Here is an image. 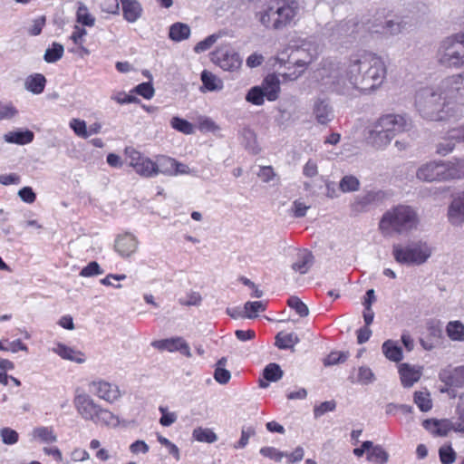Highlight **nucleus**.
Returning a JSON list of instances; mask_svg holds the SVG:
<instances>
[{
    "instance_id": "14",
    "label": "nucleus",
    "mask_w": 464,
    "mask_h": 464,
    "mask_svg": "<svg viewBox=\"0 0 464 464\" xmlns=\"http://www.w3.org/2000/svg\"><path fill=\"white\" fill-rule=\"evenodd\" d=\"M307 52V55L305 57L298 58L295 64L297 68H301L300 70H295L292 72L283 73L281 74L284 80L285 81H295L297 80L304 72L306 66L313 62L314 59L319 53L318 46H311L310 44H304L301 50H298L297 53Z\"/></svg>"
},
{
    "instance_id": "25",
    "label": "nucleus",
    "mask_w": 464,
    "mask_h": 464,
    "mask_svg": "<svg viewBox=\"0 0 464 464\" xmlns=\"http://www.w3.org/2000/svg\"><path fill=\"white\" fill-rule=\"evenodd\" d=\"M52 351L64 360L74 362L77 363H83L86 360L85 355L72 347H69L62 343H58Z\"/></svg>"
},
{
    "instance_id": "28",
    "label": "nucleus",
    "mask_w": 464,
    "mask_h": 464,
    "mask_svg": "<svg viewBox=\"0 0 464 464\" xmlns=\"http://www.w3.org/2000/svg\"><path fill=\"white\" fill-rule=\"evenodd\" d=\"M353 383L368 385L375 382L376 377L372 370L368 366H360L353 369V374L349 377Z\"/></svg>"
},
{
    "instance_id": "39",
    "label": "nucleus",
    "mask_w": 464,
    "mask_h": 464,
    "mask_svg": "<svg viewBox=\"0 0 464 464\" xmlns=\"http://www.w3.org/2000/svg\"><path fill=\"white\" fill-rule=\"evenodd\" d=\"M172 129L185 135H190L195 132V126L185 119L175 116L169 122Z\"/></svg>"
},
{
    "instance_id": "16",
    "label": "nucleus",
    "mask_w": 464,
    "mask_h": 464,
    "mask_svg": "<svg viewBox=\"0 0 464 464\" xmlns=\"http://www.w3.org/2000/svg\"><path fill=\"white\" fill-rule=\"evenodd\" d=\"M139 247L138 238L131 233L126 232L115 239L114 248L115 251L123 258L132 256Z\"/></svg>"
},
{
    "instance_id": "31",
    "label": "nucleus",
    "mask_w": 464,
    "mask_h": 464,
    "mask_svg": "<svg viewBox=\"0 0 464 464\" xmlns=\"http://www.w3.org/2000/svg\"><path fill=\"white\" fill-rule=\"evenodd\" d=\"M34 132L29 130L10 131L4 136L6 142L19 145L29 144L34 140Z\"/></svg>"
},
{
    "instance_id": "44",
    "label": "nucleus",
    "mask_w": 464,
    "mask_h": 464,
    "mask_svg": "<svg viewBox=\"0 0 464 464\" xmlns=\"http://www.w3.org/2000/svg\"><path fill=\"white\" fill-rule=\"evenodd\" d=\"M375 199V195L372 192H367L362 196L356 197L355 200L352 204V208L356 212H362L371 205Z\"/></svg>"
},
{
    "instance_id": "13",
    "label": "nucleus",
    "mask_w": 464,
    "mask_h": 464,
    "mask_svg": "<svg viewBox=\"0 0 464 464\" xmlns=\"http://www.w3.org/2000/svg\"><path fill=\"white\" fill-rule=\"evenodd\" d=\"M442 168V160H430L418 168L416 177L425 182L445 181Z\"/></svg>"
},
{
    "instance_id": "8",
    "label": "nucleus",
    "mask_w": 464,
    "mask_h": 464,
    "mask_svg": "<svg viewBox=\"0 0 464 464\" xmlns=\"http://www.w3.org/2000/svg\"><path fill=\"white\" fill-rule=\"evenodd\" d=\"M436 90L447 105L450 102L464 105V72L445 77Z\"/></svg>"
},
{
    "instance_id": "15",
    "label": "nucleus",
    "mask_w": 464,
    "mask_h": 464,
    "mask_svg": "<svg viewBox=\"0 0 464 464\" xmlns=\"http://www.w3.org/2000/svg\"><path fill=\"white\" fill-rule=\"evenodd\" d=\"M151 346L159 351L169 353L180 352L187 357H191L188 344L182 337H172L151 342Z\"/></svg>"
},
{
    "instance_id": "9",
    "label": "nucleus",
    "mask_w": 464,
    "mask_h": 464,
    "mask_svg": "<svg viewBox=\"0 0 464 464\" xmlns=\"http://www.w3.org/2000/svg\"><path fill=\"white\" fill-rule=\"evenodd\" d=\"M125 154L128 158L129 165L140 177L153 178L160 174L158 163L135 149L126 148Z\"/></svg>"
},
{
    "instance_id": "32",
    "label": "nucleus",
    "mask_w": 464,
    "mask_h": 464,
    "mask_svg": "<svg viewBox=\"0 0 464 464\" xmlns=\"http://www.w3.org/2000/svg\"><path fill=\"white\" fill-rule=\"evenodd\" d=\"M404 29V24L400 20H387L379 28L374 26L372 29L373 33L382 34L385 35H397Z\"/></svg>"
},
{
    "instance_id": "6",
    "label": "nucleus",
    "mask_w": 464,
    "mask_h": 464,
    "mask_svg": "<svg viewBox=\"0 0 464 464\" xmlns=\"http://www.w3.org/2000/svg\"><path fill=\"white\" fill-rule=\"evenodd\" d=\"M441 94L433 87L420 90L416 94V108L420 114L430 121H442L449 115L444 111L447 103L442 102Z\"/></svg>"
},
{
    "instance_id": "22",
    "label": "nucleus",
    "mask_w": 464,
    "mask_h": 464,
    "mask_svg": "<svg viewBox=\"0 0 464 464\" xmlns=\"http://www.w3.org/2000/svg\"><path fill=\"white\" fill-rule=\"evenodd\" d=\"M448 218L454 226L464 223V191L454 197L449 207Z\"/></svg>"
},
{
    "instance_id": "43",
    "label": "nucleus",
    "mask_w": 464,
    "mask_h": 464,
    "mask_svg": "<svg viewBox=\"0 0 464 464\" xmlns=\"http://www.w3.org/2000/svg\"><path fill=\"white\" fill-rule=\"evenodd\" d=\"M266 308V304L261 301L246 302L244 305V317L256 318L258 313L264 312Z\"/></svg>"
},
{
    "instance_id": "61",
    "label": "nucleus",
    "mask_w": 464,
    "mask_h": 464,
    "mask_svg": "<svg viewBox=\"0 0 464 464\" xmlns=\"http://www.w3.org/2000/svg\"><path fill=\"white\" fill-rule=\"evenodd\" d=\"M335 407L336 404L334 401H324L314 407V415L315 418H319L328 411H333Z\"/></svg>"
},
{
    "instance_id": "2",
    "label": "nucleus",
    "mask_w": 464,
    "mask_h": 464,
    "mask_svg": "<svg viewBox=\"0 0 464 464\" xmlns=\"http://www.w3.org/2000/svg\"><path fill=\"white\" fill-rule=\"evenodd\" d=\"M304 10V0H265L255 18L266 29L283 30L295 24Z\"/></svg>"
},
{
    "instance_id": "54",
    "label": "nucleus",
    "mask_w": 464,
    "mask_h": 464,
    "mask_svg": "<svg viewBox=\"0 0 464 464\" xmlns=\"http://www.w3.org/2000/svg\"><path fill=\"white\" fill-rule=\"evenodd\" d=\"M218 38H219V35L216 34L208 36L207 38L198 42L195 45L194 52L197 53H204V52L208 51L218 41Z\"/></svg>"
},
{
    "instance_id": "58",
    "label": "nucleus",
    "mask_w": 464,
    "mask_h": 464,
    "mask_svg": "<svg viewBox=\"0 0 464 464\" xmlns=\"http://www.w3.org/2000/svg\"><path fill=\"white\" fill-rule=\"evenodd\" d=\"M102 273L103 271L101 269L100 265L97 262L92 261L81 270L80 276L82 277H91L102 275Z\"/></svg>"
},
{
    "instance_id": "21",
    "label": "nucleus",
    "mask_w": 464,
    "mask_h": 464,
    "mask_svg": "<svg viewBox=\"0 0 464 464\" xmlns=\"http://www.w3.org/2000/svg\"><path fill=\"white\" fill-rule=\"evenodd\" d=\"M382 129L378 127V123H372L368 130L366 137L368 143L378 150L387 147L393 139L389 133L382 131Z\"/></svg>"
},
{
    "instance_id": "3",
    "label": "nucleus",
    "mask_w": 464,
    "mask_h": 464,
    "mask_svg": "<svg viewBox=\"0 0 464 464\" xmlns=\"http://www.w3.org/2000/svg\"><path fill=\"white\" fill-rule=\"evenodd\" d=\"M72 402L78 415L96 426L115 429L121 424L118 415L102 407L90 394L79 388L74 392Z\"/></svg>"
},
{
    "instance_id": "52",
    "label": "nucleus",
    "mask_w": 464,
    "mask_h": 464,
    "mask_svg": "<svg viewBox=\"0 0 464 464\" xmlns=\"http://www.w3.org/2000/svg\"><path fill=\"white\" fill-rule=\"evenodd\" d=\"M455 148V140L451 139L450 132L448 138L440 141L436 146V153L440 156H446L453 151Z\"/></svg>"
},
{
    "instance_id": "55",
    "label": "nucleus",
    "mask_w": 464,
    "mask_h": 464,
    "mask_svg": "<svg viewBox=\"0 0 464 464\" xmlns=\"http://www.w3.org/2000/svg\"><path fill=\"white\" fill-rule=\"evenodd\" d=\"M256 435V429L253 426H244L241 430V437L237 444L235 445L236 449L245 448L251 437Z\"/></svg>"
},
{
    "instance_id": "11",
    "label": "nucleus",
    "mask_w": 464,
    "mask_h": 464,
    "mask_svg": "<svg viewBox=\"0 0 464 464\" xmlns=\"http://www.w3.org/2000/svg\"><path fill=\"white\" fill-rule=\"evenodd\" d=\"M212 62L222 70L237 72L242 65L239 53L230 46H220L212 53Z\"/></svg>"
},
{
    "instance_id": "57",
    "label": "nucleus",
    "mask_w": 464,
    "mask_h": 464,
    "mask_svg": "<svg viewBox=\"0 0 464 464\" xmlns=\"http://www.w3.org/2000/svg\"><path fill=\"white\" fill-rule=\"evenodd\" d=\"M260 454L264 457L269 458L275 461H281L286 456V453L280 451L274 447H263L260 449Z\"/></svg>"
},
{
    "instance_id": "1",
    "label": "nucleus",
    "mask_w": 464,
    "mask_h": 464,
    "mask_svg": "<svg viewBox=\"0 0 464 464\" xmlns=\"http://www.w3.org/2000/svg\"><path fill=\"white\" fill-rule=\"evenodd\" d=\"M386 73V64L380 56L359 51L342 63L332 60L324 61L315 75L322 92L353 98L379 88Z\"/></svg>"
},
{
    "instance_id": "56",
    "label": "nucleus",
    "mask_w": 464,
    "mask_h": 464,
    "mask_svg": "<svg viewBox=\"0 0 464 464\" xmlns=\"http://www.w3.org/2000/svg\"><path fill=\"white\" fill-rule=\"evenodd\" d=\"M439 455L442 464H452L456 459V452L451 446L440 447Z\"/></svg>"
},
{
    "instance_id": "5",
    "label": "nucleus",
    "mask_w": 464,
    "mask_h": 464,
    "mask_svg": "<svg viewBox=\"0 0 464 464\" xmlns=\"http://www.w3.org/2000/svg\"><path fill=\"white\" fill-rule=\"evenodd\" d=\"M433 252L430 245L424 240H412L392 246L395 261L405 266H420L427 262Z\"/></svg>"
},
{
    "instance_id": "34",
    "label": "nucleus",
    "mask_w": 464,
    "mask_h": 464,
    "mask_svg": "<svg viewBox=\"0 0 464 464\" xmlns=\"http://www.w3.org/2000/svg\"><path fill=\"white\" fill-rule=\"evenodd\" d=\"M367 461L373 464H386L389 460V453L381 445H374L372 441V447L366 456Z\"/></svg>"
},
{
    "instance_id": "10",
    "label": "nucleus",
    "mask_w": 464,
    "mask_h": 464,
    "mask_svg": "<svg viewBox=\"0 0 464 464\" xmlns=\"http://www.w3.org/2000/svg\"><path fill=\"white\" fill-rule=\"evenodd\" d=\"M88 387L93 395L110 404L118 401L122 396L120 387L116 383L104 379L92 380L89 382Z\"/></svg>"
},
{
    "instance_id": "38",
    "label": "nucleus",
    "mask_w": 464,
    "mask_h": 464,
    "mask_svg": "<svg viewBox=\"0 0 464 464\" xmlns=\"http://www.w3.org/2000/svg\"><path fill=\"white\" fill-rule=\"evenodd\" d=\"M76 19L78 23L84 26L92 27L95 24V17L89 12L88 7L82 2L78 3Z\"/></svg>"
},
{
    "instance_id": "45",
    "label": "nucleus",
    "mask_w": 464,
    "mask_h": 464,
    "mask_svg": "<svg viewBox=\"0 0 464 464\" xmlns=\"http://www.w3.org/2000/svg\"><path fill=\"white\" fill-rule=\"evenodd\" d=\"M414 403L423 412L429 411L432 408L430 395L427 392H415Z\"/></svg>"
},
{
    "instance_id": "53",
    "label": "nucleus",
    "mask_w": 464,
    "mask_h": 464,
    "mask_svg": "<svg viewBox=\"0 0 464 464\" xmlns=\"http://www.w3.org/2000/svg\"><path fill=\"white\" fill-rule=\"evenodd\" d=\"M2 442L5 445H14L19 440V434L14 430L5 427L0 430Z\"/></svg>"
},
{
    "instance_id": "60",
    "label": "nucleus",
    "mask_w": 464,
    "mask_h": 464,
    "mask_svg": "<svg viewBox=\"0 0 464 464\" xmlns=\"http://www.w3.org/2000/svg\"><path fill=\"white\" fill-rule=\"evenodd\" d=\"M134 92L147 100L154 96V88L150 82H142L137 85Z\"/></svg>"
},
{
    "instance_id": "17",
    "label": "nucleus",
    "mask_w": 464,
    "mask_h": 464,
    "mask_svg": "<svg viewBox=\"0 0 464 464\" xmlns=\"http://www.w3.org/2000/svg\"><path fill=\"white\" fill-rule=\"evenodd\" d=\"M440 382L454 390L464 388V365L459 367L447 366L439 373Z\"/></svg>"
},
{
    "instance_id": "50",
    "label": "nucleus",
    "mask_w": 464,
    "mask_h": 464,
    "mask_svg": "<svg viewBox=\"0 0 464 464\" xmlns=\"http://www.w3.org/2000/svg\"><path fill=\"white\" fill-rule=\"evenodd\" d=\"M264 377L269 382H277L283 377V371L276 363H269L264 369Z\"/></svg>"
},
{
    "instance_id": "26",
    "label": "nucleus",
    "mask_w": 464,
    "mask_h": 464,
    "mask_svg": "<svg viewBox=\"0 0 464 464\" xmlns=\"http://www.w3.org/2000/svg\"><path fill=\"white\" fill-rule=\"evenodd\" d=\"M423 427L430 433L436 436H447L452 430V420H426L423 421Z\"/></svg>"
},
{
    "instance_id": "64",
    "label": "nucleus",
    "mask_w": 464,
    "mask_h": 464,
    "mask_svg": "<svg viewBox=\"0 0 464 464\" xmlns=\"http://www.w3.org/2000/svg\"><path fill=\"white\" fill-rule=\"evenodd\" d=\"M111 99L119 104H129L137 102V98L135 96L128 94L125 92H116L111 95Z\"/></svg>"
},
{
    "instance_id": "7",
    "label": "nucleus",
    "mask_w": 464,
    "mask_h": 464,
    "mask_svg": "<svg viewBox=\"0 0 464 464\" xmlns=\"http://www.w3.org/2000/svg\"><path fill=\"white\" fill-rule=\"evenodd\" d=\"M437 62L447 68L464 66V33H458L443 39L436 53Z\"/></svg>"
},
{
    "instance_id": "18",
    "label": "nucleus",
    "mask_w": 464,
    "mask_h": 464,
    "mask_svg": "<svg viewBox=\"0 0 464 464\" xmlns=\"http://www.w3.org/2000/svg\"><path fill=\"white\" fill-rule=\"evenodd\" d=\"M423 368L404 362L398 366L401 383L404 388H411L418 382L422 375Z\"/></svg>"
},
{
    "instance_id": "46",
    "label": "nucleus",
    "mask_w": 464,
    "mask_h": 464,
    "mask_svg": "<svg viewBox=\"0 0 464 464\" xmlns=\"http://www.w3.org/2000/svg\"><path fill=\"white\" fill-rule=\"evenodd\" d=\"M196 123L198 130L203 132H216L219 130V127L216 122L208 116L198 115L196 118Z\"/></svg>"
},
{
    "instance_id": "29",
    "label": "nucleus",
    "mask_w": 464,
    "mask_h": 464,
    "mask_svg": "<svg viewBox=\"0 0 464 464\" xmlns=\"http://www.w3.org/2000/svg\"><path fill=\"white\" fill-rule=\"evenodd\" d=\"M313 264V255L307 250H302L297 254L295 261L292 264V269L304 275L308 272Z\"/></svg>"
},
{
    "instance_id": "42",
    "label": "nucleus",
    "mask_w": 464,
    "mask_h": 464,
    "mask_svg": "<svg viewBox=\"0 0 464 464\" xmlns=\"http://www.w3.org/2000/svg\"><path fill=\"white\" fill-rule=\"evenodd\" d=\"M265 98L264 90L260 86H254L250 88L246 95V101L256 106L263 105Z\"/></svg>"
},
{
    "instance_id": "12",
    "label": "nucleus",
    "mask_w": 464,
    "mask_h": 464,
    "mask_svg": "<svg viewBox=\"0 0 464 464\" xmlns=\"http://www.w3.org/2000/svg\"><path fill=\"white\" fill-rule=\"evenodd\" d=\"M378 127L382 128V131L389 133L392 138L400 132L405 131L408 128V120L401 114H385L381 116L376 121Z\"/></svg>"
},
{
    "instance_id": "48",
    "label": "nucleus",
    "mask_w": 464,
    "mask_h": 464,
    "mask_svg": "<svg viewBox=\"0 0 464 464\" xmlns=\"http://www.w3.org/2000/svg\"><path fill=\"white\" fill-rule=\"evenodd\" d=\"M193 437L200 442L213 443L218 440L217 434L209 429L198 428L193 431Z\"/></svg>"
},
{
    "instance_id": "41",
    "label": "nucleus",
    "mask_w": 464,
    "mask_h": 464,
    "mask_svg": "<svg viewBox=\"0 0 464 464\" xmlns=\"http://www.w3.org/2000/svg\"><path fill=\"white\" fill-rule=\"evenodd\" d=\"M299 339L294 333L283 334L279 333L276 337V345L280 349L292 348L294 345L298 343Z\"/></svg>"
},
{
    "instance_id": "59",
    "label": "nucleus",
    "mask_w": 464,
    "mask_h": 464,
    "mask_svg": "<svg viewBox=\"0 0 464 464\" xmlns=\"http://www.w3.org/2000/svg\"><path fill=\"white\" fill-rule=\"evenodd\" d=\"M167 160H173L172 158L166 156L158 157V160L156 161L159 165L160 173L169 176H175L174 166H171L170 163L167 161Z\"/></svg>"
},
{
    "instance_id": "19",
    "label": "nucleus",
    "mask_w": 464,
    "mask_h": 464,
    "mask_svg": "<svg viewBox=\"0 0 464 464\" xmlns=\"http://www.w3.org/2000/svg\"><path fill=\"white\" fill-rule=\"evenodd\" d=\"M313 115L319 124L325 125L334 119V110L327 99L317 98L313 104Z\"/></svg>"
},
{
    "instance_id": "62",
    "label": "nucleus",
    "mask_w": 464,
    "mask_h": 464,
    "mask_svg": "<svg viewBox=\"0 0 464 464\" xmlns=\"http://www.w3.org/2000/svg\"><path fill=\"white\" fill-rule=\"evenodd\" d=\"M160 411L161 412L160 423L162 426L169 427V426L172 425L177 420L178 417L175 412H170L164 407H160Z\"/></svg>"
},
{
    "instance_id": "33",
    "label": "nucleus",
    "mask_w": 464,
    "mask_h": 464,
    "mask_svg": "<svg viewBox=\"0 0 464 464\" xmlns=\"http://www.w3.org/2000/svg\"><path fill=\"white\" fill-rule=\"evenodd\" d=\"M204 88L208 92H219L223 89V81L209 71L204 70L200 75Z\"/></svg>"
},
{
    "instance_id": "40",
    "label": "nucleus",
    "mask_w": 464,
    "mask_h": 464,
    "mask_svg": "<svg viewBox=\"0 0 464 464\" xmlns=\"http://www.w3.org/2000/svg\"><path fill=\"white\" fill-rule=\"evenodd\" d=\"M64 53L63 46L59 43H53L51 47L47 48L44 59L48 63H53L59 61Z\"/></svg>"
},
{
    "instance_id": "20",
    "label": "nucleus",
    "mask_w": 464,
    "mask_h": 464,
    "mask_svg": "<svg viewBox=\"0 0 464 464\" xmlns=\"http://www.w3.org/2000/svg\"><path fill=\"white\" fill-rule=\"evenodd\" d=\"M445 181L464 179V158L442 160Z\"/></svg>"
},
{
    "instance_id": "4",
    "label": "nucleus",
    "mask_w": 464,
    "mask_h": 464,
    "mask_svg": "<svg viewBox=\"0 0 464 464\" xmlns=\"http://www.w3.org/2000/svg\"><path fill=\"white\" fill-rule=\"evenodd\" d=\"M418 222L417 213L412 208L400 205L382 215L379 229L384 236H392L394 233L403 234L415 229Z\"/></svg>"
},
{
    "instance_id": "51",
    "label": "nucleus",
    "mask_w": 464,
    "mask_h": 464,
    "mask_svg": "<svg viewBox=\"0 0 464 464\" xmlns=\"http://www.w3.org/2000/svg\"><path fill=\"white\" fill-rule=\"evenodd\" d=\"M287 304L290 308L294 309L297 314L301 317L307 316L309 309L307 305L303 303L297 296H291L287 301Z\"/></svg>"
},
{
    "instance_id": "37",
    "label": "nucleus",
    "mask_w": 464,
    "mask_h": 464,
    "mask_svg": "<svg viewBox=\"0 0 464 464\" xmlns=\"http://www.w3.org/2000/svg\"><path fill=\"white\" fill-rule=\"evenodd\" d=\"M448 336L452 341H464V324L459 321H451L446 326Z\"/></svg>"
},
{
    "instance_id": "24",
    "label": "nucleus",
    "mask_w": 464,
    "mask_h": 464,
    "mask_svg": "<svg viewBox=\"0 0 464 464\" xmlns=\"http://www.w3.org/2000/svg\"><path fill=\"white\" fill-rule=\"evenodd\" d=\"M260 87L264 90V94L269 102L278 99L280 93V80L276 74H268L262 82Z\"/></svg>"
},
{
    "instance_id": "47",
    "label": "nucleus",
    "mask_w": 464,
    "mask_h": 464,
    "mask_svg": "<svg viewBox=\"0 0 464 464\" xmlns=\"http://www.w3.org/2000/svg\"><path fill=\"white\" fill-rule=\"evenodd\" d=\"M360 182L358 179L352 175L344 176L339 184V188L342 192H353L359 189Z\"/></svg>"
},
{
    "instance_id": "49",
    "label": "nucleus",
    "mask_w": 464,
    "mask_h": 464,
    "mask_svg": "<svg viewBox=\"0 0 464 464\" xmlns=\"http://www.w3.org/2000/svg\"><path fill=\"white\" fill-rule=\"evenodd\" d=\"M69 126L73 130L75 135L80 138L86 139L90 136L86 122L83 120L73 118L70 121Z\"/></svg>"
},
{
    "instance_id": "63",
    "label": "nucleus",
    "mask_w": 464,
    "mask_h": 464,
    "mask_svg": "<svg viewBox=\"0 0 464 464\" xmlns=\"http://www.w3.org/2000/svg\"><path fill=\"white\" fill-rule=\"evenodd\" d=\"M346 359L347 355L344 353L333 352L324 358V364L325 366H331L339 362H343Z\"/></svg>"
},
{
    "instance_id": "35",
    "label": "nucleus",
    "mask_w": 464,
    "mask_h": 464,
    "mask_svg": "<svg viewBox=\"0 0 464 464\" xmlns=\"http://www.w3.org/2000/svg\"><path fill=\"white\" fill-rule=\"evenodd\" d=\"M34 439L39 440L44 443H53L57 441V435L53 427L40 426L33 430Z\"/></svg>"
},
{
    "instance_id": "27",
    "label": "nucleus",
    "mask_w": 464,
    "mask_h": 464,
    "mask_svg": "<svg viewBox=\"0 0 464 464\" xmlns=\"http://www.w3.org/2000/svg\"><path fill=\"white\" fill-rule=\"evenodd\" d=\"M46 85V78L42 73H33L24 79V89L34 94L39 95L44 92Z\"/></svg>"
},
{
    "instance_id": "23",
    "label": "nucleus",
    "mask_w": 464,
    "mask_h": 464,
    "mask_svg": "<svg viewBox=\"0 0 464 464\" xmlns=\"http://www.w3.org/2000/svg\"><path fill=\"white\" fill-rule=\"evenodd\" d=\"M124 20L130 24L136 23L143 14V7L138 0H120Z\"/></svg>"
},
{
    "instance_id": "36",
    "label": "nucleus",
    "mask_w": 464,
    "mask_h": 464,
    "mask_svg": "<svg viewBox=\"0 0 464 464\" xmlns=\"http://www.w3.org/2000/svg\"><path fill=\"white\" fill-rule=\"evenodd\" d=\"M190 35V28L183 23H175L169 28V36L175 42L186 40Z\"/></svg>"
},
{
    "instance_id": "30",
    "label": "nucleus",
    "mask_w": 464,
    "mask_h": 464,
    "mask_svg": "<svg viewBox=\"0 0 464 464\" xmlns=\"http://www.w3.org/2000/svg\"><path fill=\"white\" fill-rule=\"evenodd\" d=\"M383 355L391 362H399L403 359L401 348L395 341L387 340L382 345Z\"/></svg>"
}]
</instances>
